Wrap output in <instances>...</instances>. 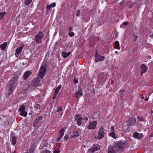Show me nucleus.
Here are the masks:
<instances>
[{"label": "nucleus", "mask_w": 153, "mask_h": 153, "mask_svg": "<svg viewBox=\"0 0 153 153\" xmlns=\"http://www.w3.org/2000/svg\"><path fill=\"white\" fill-rule=\"evenodd\" d=\"M104 135V132L103 131V127H101L98 133V136L97 137V139H101L103 137Z\"/></svg>", "instance_id": "obj_9"}, {"label": "nucleus", "mask_w": 153, "mask_h": 153, "mask_svg": "<svg viewBox=\"0 0 153 153\" xmlns=\"http://www.w3.org/2000/svg\"><path fill=\"white\" fill-rule=\"evenodd\" d=\"M41 106L39 105H37L34 107L36 111L39 110L40 109Z\"/></svg>", "instance_id": "obj_28"}, {"label": "nucleus", "mask_w": 153, "mask_h": 153, "mask_svg": "<svg viewBox=\"0 0 153 153\" xmlns=\"http://www.w3.org/2000/svg\"><path fill=\"white\" fill-rule=\"evenodd\" d=\"M62 108L61 107H59L57 110V112L62 111Z\"/></svg>", "instance_id": "obj_34"}, {"label": "nucleus", "mask_w": 153, "mask_h": 153, "mask_svg": "<svg viewBox=\"0 0 153 153\" xmlns=\"http://www.w3.org/2000/svg\"><path fill=\"white\" fill-rule=\"evenodd\" d=\"M71 53V52L67 53L65 51H63L62 53V55L64 58H66L70 55Z\"/></svg>", "instance_id": "obj_17"}, {"label": "nucleus", "mask_w": 153, "mask_h": 153, "mask_svg": "<svg viewBox=\"0 0 153 153\" xmlns=\"http://www.w3.org/2000/svg\"><path fill=\"white\" fill-rule=\"evenodd\" d=\"M74 118L77 121V124L78 126H80L82 123V118L81 117V114H78L76 115Z\"/></svg>", "instance_id": "obj_6"}, {"label": "nucleus", "mask_w": 153, "mask_h": 153, "mask_svg": "<svg viewBox=\"0 0 153 153\" xmlns=\"http://www.w3.org/2000/svg\"><path fill=\"white\" fill-rule=\"evenodd\" d=\"M127 144V142L124 141H120L116 142L114 144L113 147H108V152L115 153L118 151H122Z\"/></svg>", "instance_id": "obj_1"}, {"label": "nucleus", "mask_w": 153, "mask_h": 153, "mask_svg": "<svg viewBox=\"0 0 153 153\" xmlns=\"http://www.w3.org/2000/svg\"><path fill=\"white\" fill-rule=\"evenodd\" d=\"M29 152V151H28V152L27 153H30V152Z\"/></svg>", "instance_id": "obj_49"}, {"label": "nucleus", "mask_w": 153, "mask_h": 153, "mask_svg": "<svg viewBox=\"0 0 153 153\" xmlns=\"http://www.w3.org/2000/svg\"><path fill=\"white\" fill-rule=\"evenodd\" d=\"M69 32H71V31L72 30V27H69Z\"/></svg>", "instance_id": "obj_44"}, {"label": "nucleus", "mask_w": 153, "mask_h": 153, "mask_svg": "<svg viewBox=\"0 0 153 153\" xmlns=\"http://www.w3.org/2000/svg\"><path fill=\"white\" fill-rule=\"evenodd\" d=\"M114 48L120 50V44L118 41H117L115 42Z\"/></svg>", "instance_id": "obj_20"}, {"label": "nucleus", "mask_w": 153, "mask_h": 153, "mask_svg": "<svg viewBox=\"0 0 153 153\" xmlns=\"http://www.w3.org/2000/svg\"><path fill=\"white\" fill-rule=\"evenodd\" d=\"M74 33L73 32H69V35L70 37H73L74 36Z\"/></svg>", "instance_id": "obj_33"}, {"label": "nucleus", "mask_w": 153, "mask_h": 153, "mask_svg": "<svg viewBox=\"0 0 153 153\" xmlns=\"http://www.w3.org/2000/svg\"><path fill=\"white\" fill-rule=\"evenodd\" d=\"M31 74V72L30 71H28L25 72L23 75L24 79L26 80Z\"/></svg>", "instance_id": "obj_15"}, {"label": "nucleus", "mask_w": 153, "mask_h": 153, "mask_svg": "<svg viewBox=\"0 0 153 153\" xmlns=\"http://www.w3.org/2000/svg\"><path fill=\"white\" fill-rule=\"evenodd\" d=\"M100 148V146L98 144L94 145L88 151L90 152L94 153Z\"/></svg>", "instance_id": "obj_8"}, {"label": "nucleus", "mask_w": 153, "mask_h": 153, "mask_svg": "<svg viewBox=\"0 0 153 153\" xmlns=\"http://www.w3.org/2000/svg\"><path fill=\"white\" fill-rule=\"evenodd\" d=\"M44 36V34L41 31L35 36L34 40L37 43L40 44L42 42V40Z\"/></svg>", "instance_id": "obj_4"}, {"label": "nucleus", "mask_w": 153, "mask_h": 153, "mask_svg": "<svg viewBox=\"0 0 153 153\" xmlns=\"http://www.w3.org/2000/svg\"><path fill=\"white\" fill-rule=\"evenodd\" d=\"M68 138L69 137L68 135H65L64 137V140L65 141H66L68 140Z\"/></svg>", "instance_id": "obj_36"}, {"label": "nucleus", "mask_w": 153, "mask_h": 153, "mask_svg": "<svg viewBox=\"0 0 153 153\" xmlns=\"http://www.w3.org/2000/svg\"><path fill=\"white\" fill-rule=\"evenodd\" d=\"M148 98L147 97H146V98H145V100L146 101H147L148 100Z\"/></svg>", "instance_id": "obj_45"}, {"label": "nucleus", "mask_w": 153, "mask_h": 153, "mask_svg": "<svg viewBox=\"0 0 153 153\" xmlns=\"http://www.w3.org/2000/svg\"><path fill=\"white\" fill-rule=\"evenodd\" d=\"M42 119V117H41V116H40L38 118V119H36V120L34 122V123L36 122H37L38 121H38L39 120H41Z\"/></svg>", "instance_id": "obj_38"}, {"label": "nucleus", "mask_w": 153, "mask_h": 153, "mask_svg": "<svg viewBox=\"0 0 153 153\" xmlns=\"http://www.w3.org/2000/svg\"><path fill=\"white\" fill-rule=\"evenodd\" d=\"M115 53L116 54H117V53H118V52H117V51H115Z\"/></svg>", "instance_id": "obj_48"}, {"label": "nucleus", "mask_w": 153, "mask_h": 153, "mask_svg": "<svg viewBox=\"0 0 153 153\" xmlns=\"http://www.w3.org/2000/svg\"><path fill=\"white\" fill-rule=\"evenodd\" d=\"M83 95L82 91H78L76 94V97L77 98H79L80 97H82Z\"/></svg>", "instance_id": "obj_19"}, {"label": "nucleus", "mask_w": 153, "mask_h": 153, "mask_svg": "<svg viewBox=\"0 0 153 153\" xmlns=\"http://www.w3.org/2000/svg\"><path fill=\"white\" fill-rule=\"evenodd\" d=\"M133 136L135 138L140 139L143 137V135L141 133H139L136 132L133 134Z\"/></svg>", "instance_id": "obj_13"}, {"label": "nucleus", "mask_w": 153, "mask_h": 153, "mask_svg": "<svg viewBox=\"0 0 153 153\" xmlns=\"http://www.w3.org/2000/svg\"><path fill=\"white\" fill-rule=\"evenodd\" d=\"M111 129L113 131H114V128L113 127H112L111 128Z\"/></svg>", "instance_id": "obj_43"}, {"label": "nucleus", "mask_w": 153, "mask_h": 153, "mask_svg": "<svg viewBox=\"0 0 153 153\" xmlns=\"http://www.w3.org/2000/svg\"><path fill=\"white\" fill-rule=\"evenodd\" d=\"M56 4L55 3H53L50 4L48 5L46 7L47 10H49L51 7H54L56 6Z\"/></svg>", "instance_id": "obj_18"}, {"label": "nucleus", "mask_w": 153, "mask_h": 153, "mask_svg": "<svg viewBox=\"0 0 153 153\" xmlns=\"http://www.w3.org/2000/svg\"><path fill=\"white\" fill-rule=\"evenodd\" d=\"M7 44V42H4L3 44L1 45V49L3 50H4L6 48Z\"/></svg>", "instance_id": "obj_21"}, {"label": "nucleus", "mask_w": 153, "mask_h": 153, "mask_svg": "<svg viewBox=\"0 0 153 153\" xmlns=\"http://www.w3.org/2000/svg\"><path fill=\"white\" fill-rule=\"evenodd\" d=\"M20 115L24 117H26L27 115V113L25 111L21 112Z\"/></svg>", "instance_id": "obj_26"}, {"label": "nucleus", "mask_w": 153, "mask_h": 153, "mask_svg": "<svg viewBox=\"0 0 153 153\" xmlns=\"http://www.w3.org/2000/svg\"><path fill=\"white\" fill-rule=\"evenodd\" d=\"M123 25L125 26H126L128 25V23L127 22H123Z\"/></svg>", "instance_id": "obj_42"}, {"label": "nucleus", "mask_w": 153, "mask_h": 153, "mask_svg": "<svg viewBox=\"0 0 153 153\" xmlns=\"http://www.w3.org/2000/svg\"><path fill=\"white\" fill-rule=\"evenodd\" d=\"M61 87L62 85H59L55 89L54 95L53 97V99H55L56 98V96L59 92L60 90L61 89Z\"/></svg>", "instance_id": "obj_12"}, {"label": "nucleus", "mask_w": 153, "mask_h": 153, "mask_svg": "<svg viewBox=\"0 0 153 153\" xmlns=\"http://www.w3.org/2000/svg\"><path fill=\"white\" fill-rule=\"evenodd\" d=\"M4 0L5 1V2H6V3L8 1V0Z\"/></svg>", "instance_id": "obj_47"}, {"label": "nucleus", "mask_w": 153, "mask_h": 153, "mask_svg": "<svg viewBox=\"0 0 153 153\" xmlns=\"http://www.w3.org/2000/svg\"><path fill=\"white\" fill-rule=\"evenodd\" d=\"M109 135L110 136L114 138H117V135L116 134L114 133V131H112L109 133Z\"/></svg>", "instance_id": "obj_23"}, {"label": "nucleus", "mask_w": 153, "mask_h": 153, "mask_svg": "<svg viewBox=\"0 0 153 153\" xmlns=\"http://www.w3.org/2000/svg\"><path fill=\"white\" fill-rule=\"evenodd\" d=\"M66 128L65 127L63 128H61L59 131V133L58 134H59L60 135L62 136H63L64 133L66 130Z\"/></svg>", "instance_id": "obj_16"}, {"label": "nucleus", "mask_w": 153, "mask_h": 153, "mask_svg": "<svg viewBox=\"0 0 153 153\" xmlns=\"http://www.w3.org/2000/svg\"><path fill=\"white\" fill-rule=\"evenodd\" d=\"M141 71V75H143V74L144 73H146L148 69L147 67L144 64H143L141 65L140 67Z\"/></svg>", "instance_id": "obj_10"}, {"label": "nucleus", "mask_w": 153, "mask_h": 153, "mask_svg": "<svg viewBox=\"0 0 153 153\" xmlns=\"http://www.w3.org/2000/svg\"><path fill=\"white\" fill-rule=\"evenodd\" d=\"M24 47V45L18 48L16 50V52L15 53V56L16 57H18L19 56V55L21 53L23 48Z\"/></svg>", "instance_id": "obj_11"}, {"label": "nucleus", "mask_w": 153, "mask_h": 153, "mask_svg": "<svg viewBox=\"0 0 153 153\" xmlns=\"http://www.w3.org/2000/svg\"><path fill=\"white\" fill-rule=\"evenodd\" d=\"M133 36L134 38V41L135 42H137V35L136 34H133Z\"/></svg>", "instance_id": "obj_29"}, {"label": "nucleus", "mask_w": 153, "mask_h": 153, "mask_svg": "<svg viewBox=\"0 0 153 153\" xmlns=\"http://www.w3.org/2000/svg\"><path fill=\"white\" fill-rule=\"evenodd\" d=\"M80 15V11L79 10H77L76 13V16H79Z\"/></svg>", "instance_id": "obj_35"}, {"label": "nucleus", "mask_w": 153, "mask_h": 153, "mask_svg": "<svg viewBox=\"0 0 153 153\" xmlns=\"http://www.w3.org/2000/svg\"><path fill=\"white\" fill-rule=\"evenodd\" d=\"M97 125V122L96 121H93L87 125V128L89 129H94L96 128Z\"/></svg>", "instance_id": "obj_5"}, {"label": "nucleus", "mask_w": 153, "mask_h": 153, "mask_svg": "<svg viewBox=\"0 0 153 153\" xmlns=\"http://www.w3.org/2000/svg\"><path fill=\"white\" fill-rule=\"evenodd\" d=\"M60 151L57 149H55L53 152V153H59Z\"/></svg>", "instance_id": "obj_37"}, {"label": "nucleus", "mask_w": 153, "mask_h": 153, "mask_svg": "<svg viewBox=\"0 0 153 153\" xmlns=\"http://www.w3.org/2000/svg\"><path fill=\"white\" fill-rule=\"evenodd\" d=\"M12 82V81H9L7 85L8 87L10 89L8 93H6V96L7 97H9L13 92L14 88L16 84V83L14 81L13 82V83Z\"/></svg>", "instance_id": "obj_3"}, {"label": "nucleus", "mask_w": 153, "mask_h": 153, "mask_svg": "<svg viewBox=\"0 0 153 153\" xmlns=\"http://www.w3.org/2000/svg\"><path fill=\"white\" fill-rule=\"evenodd\" d=\"M79 136V134L78 131H75L73 133L72 137H78Z\"/></svg>", "instance_id": "obj_22"}, {"label": "nucleus", "mask_w": 153, "mask_h": 153, "mask_svg": "<svg viewBox=\"0 0 153 153\" xmlns=\"http://www.w3.org/2000/svg\"><path fill=\"white\" fill-rule=\"evenodd\" d=\"M46 65L42 64L38 74V77L34 81H36L34 83L35 87L41 85V80L43 78L46 74Z\"/></svg>", "instance_id": "obj_2"}, {"label": "nucleus", "mask_w": 153, "mask_h": 153, "mask_svg": "<svg viewBox=\"0 0 153 153\" xmlns=\"http://www.w3.org/2000/svg\"><path fill=\"white\" fill-rule=\"evenodd\" d=\"M19 110L20 112L24 111H25V108L24 105H22L21 107L19 108Z\"/></svg>", "instance_id": "obj_27"}, {"label": "nucleus", "mask_w": 153, "mask_h": 153, "mask_svg": "<svg viewBox=\"0 0 153 153\" xmlns=\"http://www.w3.org/2000/svg\"><path fill=\"white\" fill-rule=\"evenodd\" d=\"M43 153H50V152L48 150H45Z\"/></svg>", "instance_id": "obj_41"}, {"label": "nucleus", "mask_w": 153, "mask_h": 153, "mask_svg": "<svg viewBox=\"0 0 153 153\" xmlns=\"http://www.w3.org/2000/svg\"><path fill=\"white\" fill-rule=\"evenodd\" d=\"M82 120H85L86 121H87L88 120V118L87 117H86L84 118H82Z\"/></svg>", "instance_id": "obj_39"}, {"label": "nucleus", "mask_w": 153, "mask_h": 153, "mask_svg": "<svg viewBox=\"0 0 153 153\" xmlns=\"http://www.w3.org/2000/svg\"><path fill=\"white\" fill-rule=\"evenodd\" d=\"M135 122V119L133 117L129 118L128 121V123L130 125H134Z\"/></svg>", "instance_id": "obj_14"}, {"label": "nucleus", "mask_w": 153, "mask_h": 153, "mask_svg": "<svg viewBox=\"0 0 153 153\" xmlns=\"http://www.w3.org/2000/svg\"><path fill=\"white\" fill-rule=\"evenodd\" d=\"M138 119L139 121H141L145 122L146 121V120L145 118H144L142 116H138Z\"/></svg>", "instance_id": "obj_25"}, {"label": "nucleus", "mask_w": 153, "mask_h": 153, "mask_svg": "<svg viewBox=\"0 0 153 153\" xmlns=\"http://www.w3.org/2000/svg\"><path fill=\"white\" fill-rule=\"evenodd\" d=\"M32 1V0H26L25 4L27 5L29 4Z\"/></svg>", "instance_id": "obj_30"}, {"label": "nucleus", "mask_w": 153, "mask_h": 153, "mask_svg": "<svg viewBox=\"0 0 153 153\" xmlns=\"http://www.w3.org/2000/svg\"><path fill=\"white\" fill-rule=\"evenodd\" d=\"M74 82L75 83H77L78 82V80L77 79H74Z\"/></svg>", "instance_id": "obj_40"}, {"label": "nucleus", "mask_w": 153, "mask_h": 153, "mask_svg": "<svg viewBox=\"0 0 153 153\" xmlns=\"http://www.w3.org/2000/svg\"><path fill=\"white\" fill-rule=\"evenodd\" d=\"M63 137V136L60 135L58 134V137L57 138V140L58 141H59Z\"/></svg>", "instance_id": "obj_32"}, {"label": "nucleus", "mask_w": 153, "mask_h": 153, "mask_svg": "<svg viewBox=\"0 0 153 153\" xmlns=\"http://www.w3.org/2000/svg\"><path fill=\"white\" fill-rule=\"evenodd\" d=\"M144 97L143 95H142L141 96V98L142 99H144Z\"/></svg>", "instance_id": "obj_46"}, {"label": "nucleus", "mask_w": 153, "mask_h": 153, "mask_svg": "<svg viewBox=\"0 0 153 153\" xmlns=\"http://www.w3.org/2000/svg\"><path fill=\"white\" fill-rule=\"evenodd\" d=\"M12 141L13 144L14 145L16 144V138L15 137L13 136L12 137Z\"/></svg>", "instance_id": "obj_24"}, {"label": "nucleus", "mask_w": 153, "mask_h": 153, "mask_svg": "<svg viewBox=\"0 0 153 153\" xmlns=\"http://www.w3.org/2000/svg\"><path fill=\"white\" fill-rule=\"evenodd\" d=\"M104 59L103 56L100 55L98 53H96L95 56V61L96 62L102 61Z\"/></svg>", "instance_id": "obj_7"}, {"label": "nucleus", "mask_w": 153, "mask_h": 153, "mask_svg": "<svg viewBox=\"0 0 153 153\" xmlns=\"http://www.w3.org/2000/svg\"><path fill=\"white\" fill-rule=\"evenodd\" d=\"M5 13V12L0 13V18L1 19H2Z\"/></svg>", "instance_id": "obj_31"}]
</instances>
